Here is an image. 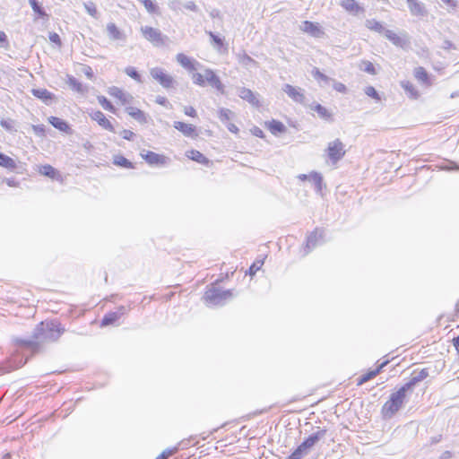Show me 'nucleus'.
Segmentation results:
<instances>
[{
  "mask_svg": "<svg viewBox=\"0 0 459 459\" xmlns=\"http://www.w3.org/2000/svg\"><path fill=\"white\" fill-rule=\"evenodd\" d=\"M126 111L130 117L134 118L139 123H141V124L147 123L146 114L143 110L139 109L138 108L127 107V108H126Z\"/></svg>",
  "mask_w": 459,
  "mask_h": 459,
  "instance_id": "obj_22",
  "label": "nucleus"
},
{
  "mask_svg": "<svg viewBox=\"0 0 459 459\" xmlns=\"http://www.w3.org/2000/svg\"><path fill=\"white\" fill-rule=\"evenodd\" d=\"M408 392L402 385L397 391L391 394L389 399L382 406L381 413L384 418H392L403 407Z\"/></svg>",
  "mask_w": 459,
  "mask_h": 459,
  "instance_id": "obj_2",
  "label": "nucleus"
},
{
  "mask_svg": "<svg viewBox=\"0 0 459 459\" xmlns=\"http://www.w3.org/2000/svg\"><path fill=\"white\" fill-rule=\"evenodd\" d=\"M364 91H365V94L368 95V97H371V98L375 99L376 100H380V96H379L378 92L377 91V90L373 86L366 87Z\"/></svg>",
  "mask_w": 459,
  "mask_h": 459,
  "instance_id": "obj_51",
  "label": "nucleus"
},
{
  "mask_svg": "<svg viewBox=\"0 0 459 459\" xmlns=\"http://www.w3.org/2000/svg\"><path fill=\"white\" fill-rule=\"evenodd\" d=\"M31 93L34 97L41 100L46 104H48L54 99V94L43 88L32 89Z\"/></svg>",
  "mask_w": 459,
  "mask_h": 459,
  "instance_id": "obj_23",
  "label": "nucleus"
},
{
  "mask_svg": "<svg viewBox=\"0 0 459 459\" xmlns=\"http://www.w3.org/2000/svg\"><path fill=\"white\" fill-rule=\"evenodd\" d=\"M173 126L186 137H193L194 135H196L195 126L191 124H186L181 121H175Z\"/></svg>",
  "mask_w": 459,
  "mask_h": 459,
  "instance_id": "obj_19",
  "label": "nucleus"
},
{
  "mask_svg": "<svg viewBox=\"0 0 459 459\" xmlns=\"http://www.w3.org/2000/svg\"><path fill=\"white\" fill-rule=\"evenodd\" d=\"M340 5L349 13L352 15H359L363 13L365 9L355 0H342Z\"/></svg>",
  "mask_w": 459,
  "mask_h": 459,
  "instance_id": "obj_15",
  "label": "nucleus"
},
{
  "mask_svg": "<svg viewBox=\"0 0 459 459\" xmlns=\"http://www.w3.org/2000/svg\"><path fill=\"white\" fill-rule=\"evenodd\" d=\"M16 343L20 346L34 348V346L39 345V342L33 339H16Z\"/></svg>",
  "mask_w": 459,
  "mask_h": 459,
  "instance_id": "obj_48",
  "label": "nucleus"
},
{
  "mask_svg": "<svg viewBox=\"0 0 459 459\" xmlns=\"http://www.w3.org/2000/svg\"><path fill=\"white\" fill-rule=\"evenodd\" d=\"M366 27L371 30L382 33H385V29L381 22L375 19H369L366 21Z\"/></svg>",
  "mask_w": 459,
  "mask_h": 459,
  "instance_id": "obj_37",
  "label": "nucleus"
},
{
  "mask_svg": "<svg viewBox=\"0 0 459 459\" xmlns=\"http://www.w3.org/2000/svg\"><path fill=\"white\" fill-rule=\"evenodd\" d=\"M326 153L333 164H336L345 155L344 144L340 139L328 143Z\"/></svg>",
  "mask_w": 459,
  "mask_h": 459,
  "instance_id": "obj_8",
  "label": "nucleus"
},
{
  "mask_svg": "<svg viewBox=\"0 0 459 459\" xmlns=\"http://www.w3.org/2000/svg\"><path fill=\"white\" fill-rule=\"evenodd\" d=\"M92 120L96 121L102 128L115 133V128L110 121L100 110L93 111L90 114Z\"/></svg>",
  "mask_w": 459,
  "mask_h": 459,
  "instance_id": "obj_14",
  "label": "nucleus"
},
{
  "mask_svg": "<svg viewBox=\"0 0 459 459\" xmlns=\"http://www.w3.org/2000/svg\"><path fill=\"white\" fill-rule=\"evenodd\" d=\"M184 112L186 116L195 117L197 116L196 110L192 106L185 107Z\"/></svg>",
  "mask_w": 459,
  "mask_h": 459,
  "instance_id": "obj_59",
  "label": "nucleus"
},
{
  "mask_svg": "<svg viewBox=\"0 0 459 459\" xmlns=\"http://www.w3.org/2000/svg\"><path fill=\"white\" fill-rule=\"evenodd\" d=\"M299 29L314 38H322L325 35V31L317 22L304 21L300 24Z\"/></svg>",
  "mask_w": 459,
  "mask_h": 459,
  "instance_id": "obj_10",
  "label": "nucleus"
},
{
  "mask_svg": "<svg viewBox=\"0 0 459 459\" xmlns=\"http://www.w3.org/2000/svg\"><path fill=\"white\" fill-rule=\"evenodd\" d=\"M208 35L210 36L212 43L215 45L217 48H221V47H223V39H221L212 31H209Z\"/></svg>",
  "mask_w": 459,
  "mask_h": 459,
  "instance_id": "obj_50",
  "label": "nucleus"
},
{
  "mask_svg": "<svg viewBox=\"0 0 459 459\" xmlns=\"http://www.w3.org/2000/svg\"><path fill=\"white\" fill-rule=\"evenodd\" d=\"M447 170H459V165L454 161H448L447 165L444 167Z\"/></svg>",
  "mask_w": 459,
  "mask_h": 459,
  "instance_id": "obj_64",
  "label": "nucleus"
},
{
  "mask_svg": "<svg viewBox=\"0 0 459 459\" xmlns=\"http://www.w3.org/2000/svg\"><path fill=\"white\" fill-rule=\"evenodd\" d=\"M359 68H360V70H362L369 74H377L374 65L370 61H368V60L361 61V63L359 65Z\"/></svg>",
  "mask_w": 459,
  "mask_h": 459,
  "instance_id": "obj_43",
  "label": "nucleus"
},
{
  "mask_svg": "<svg viewBox=\"0 0 459 459\" xmlns=\"http://www.w3.org/2000/svg\"><path fill=\"white\" fill-rule=\"evenodd\" d=\"M150 75L166 90L174 89L176 86L175 79L161 67L156 66L151 68Z\"/></svg>",
  "mask_w": 459,
  "mask_h": 459,
  "instance_id": "obj_5",
  "label": "nucleus"
},
{
  "mask_svg": "<svg viewBox=\"0 0 459 459\" xmlns=\"http://www.w3.org/2000/svg\"><path fill=\"white\" fill-rule=\"evenodd\" d=\"M65 333V328L57 320L40 322L34 329L32 338L39 343L56 342Z\"/></svg>",
  "mask_w": 459,
  "mask_h": 459,
  "instance_id": "obj_1",
  "label": "nucleus"
},
{
  "mask_svg": "<svg viewBox=\"0 0 459 459\" xmlns=\"http://www.w3.org/2000/svg\"><path fill=\"white\" fill-rule=\"evenodd\" d=\"M414 77L416 80L420 82L422 85L427 87L432 84L429 74L422 66H419L414 70Z\"/></svg>",
  "mask_w": 459,
  "mask_h": 459,
  "instance_id": "obj_20",
  "label": "nucleus"
},
{
  "mask_svg": "<svg viewBox=\"0 0 459 459\" xmlns=\"http://www.w3.org/2000/svg\"><path fill=\"white\" fill-rule=\"evenodd\" d=\"M232 117L233 112L230 109L225 108L219 109V118L222 123H228L232 118Z\"/></svg>",
  "mask_w": 459,
  "mask_h": 459,
  "instance_id": "obj_40",
  "label": "nucleus"
},
{
  "mask_svg": "<svg viewBox=\"0 0 459 459\" xmlns=\"http://www.w3.org/2000/svg\"><path fill=\"white\" fill-rule=\"evenodd\" d=\"M130 309H131L130 307H126L125 306H119L115 312L117 314V316L119 317H121L122 316L126 314L127 311H129Z\"/></svg>",
  "mask_w": 459,
  "mask_h": 459,
  "instance_id": "obj_62",
  "label": "nucleus"
},
{
  "mask_svg": "<svg viewBox=\"0 0 459 459\" xmlns=\"http://www.w3.org/2000/svg\"><path fill=\"white\" fill-rule=\"evenodd\" d=\"M312 109L315 110L322 119L329 122L333 120L332 112L321 104H316Z\"/></svg>",
  "mask_w": 459,
  "mask_h": 459,
  "instance_id": "obj_30",
  "label": "nucleus"
},
{
  "mask_svg": "<svg viewBox=\"0 0 459 459\" xmlns=\"http://www.w3.org/2000/svg\"><path fill=\"white\" fill-rule=\"evenodd\" d=\"M120 317L114 311H110L103 316L100 322L101 326H108L116 323Z\"/></svg>",
  "mask_w": 459,
  "mask_h": 459,
  "instance_id": "obj_35",
  "label": "nucleus"
},
{
  "mask_svg": "<svg viewBox=\"0 0 459 459\" xmlns=\"http://www.w3.org/2000/svg\"><path fill=\"white\" fill-rule=\"evenodd\" d=\"M193 82L200 87L205 86V76L204 74L195 73L192 75Z\"/></svg>",
  "mask_w": 459,
  "mask_h": 459,
  "instance_id": "obj_49",
  "label": "nucleus"
},
{
  "mask_svg": "<svg viewBox=\"0 0 459 459\" xmlns=\"http://www.w3.org/2000/svg\"><path fill=\"white\" fill-rule=\"evenodd\" d=\"M205 85L209 84L211 87L215 89L221 94L225 93V86L221 82L220 77L215 72L210 68L204 69Z\"/></svg>",
  "mask_w": 459,
  "mask_h": 459,
  "instance_id": "obj_9",
  "label": "nucleus"
},
{
  "mask_svg": "<svg viewBox=\"0 0 459 459\" xmlns=\"http://www.w3.org/2000/svg\"><path fill=\"white\" fill-rule=\"evenodd\" d=\"M107 30H108V37L111 39L122 40V39H126L124 33H122L119 30V29L117 27V25L115 23H108L107 26Z\"/></svg>",
  "mask_w": 459,
  "mask_h": 459,
  "instance_id": "obj_28",
  "label": "nucleus"
},
{
  "mask_svg": "<svg viewBox=\"0 0 459 459\" xmlns=\"http://www.w3.org/2000/svg\"><path fill=\"white\" fill-rule=\"evenodd\" d=\"M251 132L256 137H259V138H264V131L261 128L257 127V126H254L251 129Z\"/></svg>",
  "mask_w": 459,
  "mask_h": 459,
  "instance_id": "obj_60",
  "label": "nucleus"
},
{
  "mask_svg": "<svg viewBox=\"0 0 459 459\" xmlns=\"http://www.w3.org/2000/svg\"><path fill=\"white\" fill-rule=\"evenodd\" d=\"M186 157L192 160H195L200 164L208 166L210 160L206 158L202 152L197 150H191L186 152Z\"/></svg>",
  "mask_w": 459,
  "mask_h": 459,
  "instance_id": "obj_24",
  "label": "nucleus"
},
{
  "mask_svg": "<svg viewBox=\"0 0 459 459\" xmlns=\"http://www.w3.org/2000/svg\"><path fill=\"white\" fill-rule=\"evenodd\" d=\"M108 94L112 97L118 99L122 104L128 103V95H126L121 89L116 86L108 88Z\"/></svg>",
  "mask_w": 459,
  "mask_h": 459,
  "instance_id": "obj_29",
  "label": "nucleus"
},
{
  "mask_svg": "<svg viewBox=\"0 0 459 459\" xmlns=\"http://www.w3.org/2000/svg\"><path fill=\"white\" fill-rule=\"evenodd\" d=\"M177 61L186 70H195V61L188 57L183 53H179L176 56Z\"/></svg>",
  "mask_w": 459,
  "mask_h": 459,
  "instance_id": "obj_26",
  "label": "nucleus"
},
{
  "mask_svg": "<svg viewBox=\"0 0 459 459\" xmlns=\"http://www.w3.org/2000/svg\"><path fill=\"white\" fill-rule=\"evenodd\" d=\"M141 156L149 165L152 166H163L167 162V158L164 155L158 154L151 151H147L145 153L141 152Z\"/></svg>",
  "mask_w": 459,
  "mask_h": 459,
  "instance_id": "obj_13",
  "label": "nucleus"
},
{
  "mask_svg": "<svg viewBox=\"0 0 459 459\" xmlns=\"http://www.w3.org/2000/svg\"><path fill=\"white\" fill-rule=\"evenodd\" d=\"M84 7L91 16L96 17L97 9L93 3L90 2V3L84 4Z\"/></svg>",
  "mask_w": 459,
  "mask_h": 459,
  "instance_id": "obj_56",
  "label": "nucleus"
},
{
  "mask_svg": "<svg viewBox=\"0 0 459 459\" xmlns=\"http://www.w3.org/2000/svg\"><path fill=\"white\" fill-rule=\"evenodd\" d=\"M8 45L7 36L4 31L0 30V47H6Z\"/></svg>",
  "mask_w": 459,
  "mask_h": 459,
  "instance_id": "obj_63",
  "label": "nucleus"
},
{
  "mask_svg": "<svg viewBox=\"0 0 459 459\" xmlns=\"http://www.w3.org/2000/svg\"><path fill=\"white\" fill-rule=\"evenodd\" d=\"M325 242V230L321 228H316L313 231L309 232L306 238V243L303 247L304 255L310 253L317 246Z\"/></svg>",
  "mask_w": 459,
  "mask_h": 459,
  "instance_id": "obj_6",
  "label": "nucleus"
},
{
  "mask_svg": "<svg viewBox=\"0 0 459 459\" xmlns=\"http://www.w3.org/2000/svg\"><path fill=\"white\" fill-rule=\"evenodd\" d=\"M32 130L36 135L39 137L45 136L46 129L44 125H33Z\"/></svg>",
  "mask_w": 459,
  "mask_h": 459,
  "instance_id": "obj_54",
  "label": "nucleus"
},
{
  "mask_svg": "<svg viewBox=\"0 0 459 459\" xmlns=\"http://www.w3.org/2000/svg\"><path fill=\"white\" fill-rule=\"evenodd\" d=\"M177 447L166 449L160 455H158L156 459H168L172 455H174L177 452Z\"/></svg>",
  "mask_w": 459,
  "mask_h": 459,
  "instance_id": "obj_53",
  "label": "nucleus"
},
{
  "mask_svg": "<svg viewBox=\"0 0 459 459\" xmlns=\"http://www.w3.org/2000/svg\"><path fill=\"white\" fill-rule=\"evenodd\" d=\"M238 61L245 66L256 65L257 62L249 56L245 51L237 54Z\"/></svg>",
  "mask_w": 459,
  "mask_h": 459,
  "instance_id": "obj_33",
  "label": "nucleus"
},
{
  "mask_svg": "<svg viewBox=\"0 0 459 459\" xmlns=\"http://www.w3.org/2000/svg\"><path fill=\"white\" fill-rule=\"evenodd\" d=\"M97 100H98L99 104L105 110H108V111L112 112V113L116 112L115 107L112 105V103L105 96H102V95L98 96Z\"/></svg>",
  "mask_w": 459,
  "mask_h": 459,
  "instance_id": "obj_38",
  "label": "nucleus"
},
{
  "mask_svg": "<svg viewBox=\"0 0 459 459\" xmlns=\"http://www.w3.org/2000/svg\"><path fill=\"white\" fill-rule=\"evenodd\" d=\"M29 4H30L32 10L39 16V17H45L48 16L47 13L43 9V7L40 5V4L38 2V0H29Z\"/></svg>",
  "mask_w": 459,
  "mask_h": 459,
  "instance_id": "obj_42",
  "label": "nucleus"
},
{
  "mask_svg": "<svg viewBox=\"0 0 459 459\" xmlns=\"http://www.w3.org/2000/svg\"><path fill=\"white\" fill-rule=\"evenodd\" d=\"M0 166L10 170L16 169V163L11 157L0 152Z\"/></svg>",
  "mask_w": 459,
  "mask_h": 459,
  "instance_id": "obj_34",
  "label": "nucleus"
},
{
  "mask_svg": "<svg viewBox=\"0 0 459 459\" xmlns=\"http://www.w3.org/2000/svg\"><path fill=\"white\" fill-rule=\"evenodd\" d=\"M121 135L125 140L132 141L135 134L131 130L124 129L121 132Z\"/></svg>",
  "mask_w": 459,
  "mask_h": 459,
  "instance_id": "obj_58",
  "label": "nucleus"
},
{
  "mask_svg": "<svg viewBox=\"0 0 459 459\" xmlns=\"http://www.w3.org/2000/svg\"><path fill=\"white\" fill-rule=\"evenodd\" d=\"M238 94L239 98L247 101L253 106L258 107L260 105V102L255 94L250 89L245 87L239 88Z\"/></svg>",
  "mask_w": 459,
  "mask_h": 459,
  "instance_id": "obj_17",
  "label": "nucleus"
},
{
  "mask_svg": "<svg viewBox=\"0 0 459 459\" xmlns=\"http://www.w3.org/2000/svg\"><path fill=\"white\" fill-rule=\"evenodd\" d=\"M333 83V88L338 91V92H341V93H346L347 91V87L342 83V82H336L334 80L332 79V81Z\"/></svg>",
  "mask_w": 459,
  "mask_h": 459,
  "instance_id": "obj_55",
  "label": "nucleus"
},
{
  "mask_svg": "<svg viewBox=\"0 0 459 459\" xmlns=\"http://www.w3.org/2000/svg\"><path fill=\"white\" fill-rule=\"evenodd\" d=\"M429 377V370L428 368H422L420 371L416 372L415 370L412 372L411 378L405 383L403 386L408 390L409 392H412L413 387L425 378Z\"/></svg>",
  "mask_w": 459,
  "mask_h": 459,
  "instance_id": "obj_12",
  "label": "nucleus"
},
{
  "mask_svg": "<svg viewBox=\"0 0 459 459\" xmlns=\"http://www.w3.org/2000/svg\"><path fill=\"white\" fill-rule=\"evenodd\" d=\"M268 128L273 134H282L287 130L282 122L274 119L268 123Z\"/></svg>",
  "mask_w": 459,
  "mask_h": 459,
  "instance_id": "obj_31",
  "label": "nucleus"
},
{
  "mask_svg": "<svg viewBox=\"0 0 459 459\" xmlns=\"http://www.w3.org/2000/svg\"><path fill=\"white\" fill-rule=\"evenodd\" d=\"M141 31L144 39L156 47L163 46L168 39V37L163 35L160 30L150 26L142 27Z\"/></svg>",
  "mask_w": 459,
  "mask_h": 459,
  "instance_id": "obj_7",
  "label": "nucleus"
},
{
  "mask_svg": "<svg viewBox=\"0 0 459 459\" xmlns=\"http://www.w3.org/2000/svg\"><path fill=\"white\" fill-rule=\"evenodd\" d=\"M406 3L411 15L423 17L427 14L424 4L418 0H406Z\"/></svg>",
  "mask_w": 459,
  "mask_h": 459,
  "instance_id": "obj_16",
  "label": "nucleus"
},
{
  "mask_svg": "<svg viewBox=\"0 0 459 459\" xmlns=\"http://www.w3.org/2000/svg\"><path fill=\"white\" fill-rule=\"evenodd\" d=\"M39 173L50 178H56L60 176L59 172L54 167L48 164L41 166L39 169Z\"/></svg>",
  "mask_w": 459,
  "mask_h": 459,
  "instance_id": "obj_32",
  "label": "nucleus"
},
{
  "mask_svg": "<svg viewBox=\"0 0 459 459\" xmlns=\"http://www.w3.org/2000/svg\"><path fill=\"white\" fill-rule=\"evenodd\" d=\"M0 126L3 128H4L7 132H10V133L17 132V129L15 128V121L11 118L1 119Z\"/></svg>",
  "mask_w": 459,
  "mask_h": 459,
  "instance_id": "obj_41",
  "label": "nucleus"
},
{
  "mask_svg": "<svg viewBox=\"0 0 459 459\" xmlns=\"http://www.w3.org/2000/svg\"><path fill=\"white\" fill-rule=\"evenodd\" d=\"M113 163L117 166L123 167L126 169H133V163L122 155H117L113 159Z\"/></svg>",
  "mask_w": 459,
  "mask_h": 459,
  "instance_id": "obj_36",
  "label": "nucleus"
},
{
  "mask_svg": "<svg viewBox=\"0 0 459 459\" xmlns=\"http://www.w3.org/2000/svg\"><path fill=\"white\" fill-rule=\"evenodd\" d=\"M232 297V290H221L214 284H212L207 287L203 296V299L208 307H221L225 305V303L231 299Z\"/></svg>",
  "mask_w": 459,
  "mask_h": 459,
  "instance_id": "obj_3",
  "label": "nucleus"
},
{
  "mask_svg": "<svg viewBox=\"0 0 459 459\" xmlns=\"http://www.w3.org/2000/svg\"><path fill=\"white\" fill-rule=\"evenodd\" d=\"M141 4H143L145 9L150 13H157L159 11V7L156 4H154L152 0H138Z\"/></svg>",
  "mask_w": 459,
  "mask_h": 459,
  "instance_id": "obj_45",
  "label": "nucleus"
},
{
  "mask_svg": "<svg viewBox=\"0 0 459 459\" xmlns=\"http://www.w3.org/2000/svg\"><path fill=\"white\" fill-rule=\"evenodd\" d=\"M309 181L314 185L315 191L322 195V190L324 186H325L323 182L322 175L317 171H311L309 173Z\"/></svg>",
  "mask_w": 459,
  "mask_h": 459,
  "instance_id": "obj_21",
  "label": "nucleus"
},
{
  "mask_svg": "<svg viewBox=\"0 0 459 459\" xmlns=\"http://www.w3.org/2000/svg\"><path fill=\"white\" fill-rule=\"evenodd\" d=\"M48 39L51 42L56 44L57 46H61L62 44L59 35L56 32H50L48 35Z\"/></svg>",
  "mask_w": 459,
  "mask_h": 459,
  "instance_id": "obj_57",
  "label": "nucleus"
},
{
  "mask_svg": "<svg viewBox=\"0 0 459 459\" xmlns=\"http://www.w3.org/2000/svg\"><path fill=\"white\" fill-rule=\"evenodd\" d=\"M125 73L137 82H142V76L134 66H127Z\"/></svg>",
  "mask_w": 459,
  "mask_h": 459,
  "instance_id": "obj_44",
  "label": "nucleus"
},
{
  "mask_svg": "<svg viewBox=\"0 0 459 459\" xmlns=\"http://www.w3.org/2000/svg\"><path fill=\"white\" fill-rule=\"evenodd\" d=\"M264 262L262 260H258L254 262L248 269L249 275H255L256 272L262 267Z\"/></svg>",
  "mask_w": 459,
  "mask_h": 459,
  "instance_id": "obj_52",
  "label": "nucleus"
},
{
  "mask_svg": "<svg viewBox=\"0 0 459 459\" xmlns=\"http://www.w3.org/2000/svg\"><path fill=\"white\" fill-rule=\"evenodd\" d=\"M67 84L73 91H74L78 93L83 94V93L87 92V91H88L87 86L83 85L73 75L67 76Z\"/></svg>",
  "mask_w": 459,
  "mask_h": 459,
  "instance_id": "obj_25",
  "label": "nucleus"
},
{
  "mask_svg": "<svg viewBox=\"0 0 459 459\" xmlns=\"http://www.w3.org/2000/svg\"><path fill=\"white\" fill-rule=\"evenodd\" d=\"M282 91L294 101L299 104H303L305 101L304 90L299 87H294L289 83H286L282 87Z\"/></svg>",
  "mask_w": 459,
  "mask_h": 459,
  "instance_id": "obj_11",
  "label": "nucleus"
},
{
  "mask_svg": "<svg viewBox=\"0 0 459 459\" xmlns=\"http://www.w3.org/2000/svg\"><path fill=\"white\" fill-rule=\"evenodd\" d=\"M385 36L396 47L404 48L408 44L405 35L400 36L391 30H385Z\"/></svg>",
  "mask_w": 459,
  "mask_h": 459,
  "instance_id": "obj_18",
  "label": "nucleus"
},
{
  "mask_svg": "<svg viewBox=\"0 0 459 459\" xmlns=\"http://www.w3.org/2000/svg\"><path fill=\"white\" fill-rule=\"evenodd\" d=\"M312 76L316 80V81H322L324 82L325 84H328L332 79L330 77H328L327 75H325V74H323L318 68L315 67L312 72Z\"/></svg>",
  "mask_w": 459,
  "mask_h": 459,
  "instance_id": "obj_39",
  "label": "nucleus"
},
{
  "mask_svg": "<svg viewBox=\"0 0 459 459\" xmlns=\"http://www.w3.org/2000/svg\"><path fill=\"white\" fill-rule=\"evenodd\" d=\"M181 3L179 0H169V6L170 9L177 11L180 9Z\"/></svg>",
  "mask_w": 459,
  "mask_h": 459,
  "instance_id": "obj_61",
  "label": "nucleus"
},
{
  "mask_svg": "<svg viewBox=\"0 0 459 459\" xmlns=\"http://www.w3.org/2000/svg\"><path fill=\"white\" fill-rule=\"evenodd\" d=\"M389 363V359H386V360H384L383 362H381L376 369L374 370H370L368 371V373H366V377L368 378V380H370L372 378H374L377 375H378L380 373V371L382 370V368L384 367H385L387 364Z\"/></svg>",
  "mask_w": 459,
  "mask_h": 459,
  "instance_id": "obj_46",
  "label": "nucleus"
},
{
  "mask_svg": "<svg viewBox=\"0 0 459 459\" xmlns=\"http://www.w3.org/2000/svg\"><path fill=\"white\" fill-rule=\"evenodd\" d=\"M326 434V429H318V430L309 437H307L297 448L296 450L290 455V459H299V457L303 455V453L311 448L316 442H318L321 438H323Z\"/></svg>",
  "mask_w": 459,
  "mask_h": 459,
  "instance_id": "obj_4",
  "label": "nucleus"
},
{
  "mask_svg": "<svg viewBox=\"0 0 459 459\" xmlns=\"http://www.w3.org/2000/svg\"><path fill=\"white\" fill-rule=\"evenodd\" d=\"M402 87L404 89L406 92H408L412 98H417L419 96L418 91L415 89L413 84L410 82H403Z\"/></svg>",
  "mask_w": 459,
  "mask_h": 459,
  "instance_id": "obj_47",
  "label": "nucleus"
},
{
  "mask_svg": "<svg viewBox=\"0 0 459 459\" xmlns=\"http://www.w3.org/2000/svg\"><path fill=\"white\" fill-rule=\"evenodd\" d=\"M48 122L56 129L61 132L67 133L70 130L69 125L63 119L57 117H49Z\"/></svg>",
  "mask_w": 459,
  "mask_h": 459,
  "instance_id": "obj_27",
  "label": "nucleus"
}]
</instances>
